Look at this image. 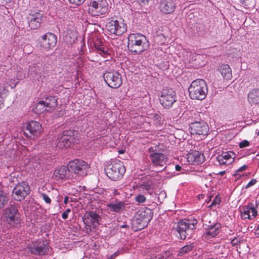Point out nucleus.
Masks as SVG:
<instances>
[{
  "instance_id": "1",
  "label": "nucleus",
  "mask_w": 259,
  "mask_h": 259,
  "mask_svg": "<svg viewBox=\"0 0 259 259\" xmlns=\"http://www.w3.org/2000/svg\"><path fill=\"white\" fill-rule=\"evenodd\" d=\"M127 39L129 50L136 54H140L149 48V42L146 37L141 33H131Z\"/></svg>"
},
{
  "instance_id": "2",
  "label": "nucleus",
  "mask_w": 259,
  "mask_h": 259,
  "mask_svg": "<svg viewBox=\"0 0 259 259\" xmlns=\"http://www.w3.org/2000/svg\"><path fill=\"white\" fill-rule=\"evenodd\" d=\"M90 168V164L80 159L72 160L69 161L67 164L68 170L75 175L74 179L76 180H78L80 178L86 176Z\"/></svg>"
},
{
  "instance_id": "3",
  "label": "nucleus",
  "mask_w": 259,
  "mask_h": 259,
  "mask_svg": "<svg viewBox=\"0 0 259 259\" xmlns=\"http://www.w3.org/2000/svg\"><path fill=\"white\" fill-rule=\"evenodd\" d=\"M153 217L152 210L147 207L137 211L133 221L132 227L135 231H140L148 224Z\"/></svg>"
},
{
  "instance_id": "4",
  "label": "nucleus",
  "mask_w": 259,
  "mask_h": 259,
  "mask_svg": "<svg viewBox=\"0 0 259 259\" xmlns=\"http://www.w3.org/2000/svg\"><path fill=\"white\" fill-rule=\"evenodd\" d=\"M188 90L189 96L193 100H202L205 98L207 93L206 83L202 79L193 81Z\"/></svg>"
},
{
  "instance_id": "5",
  "label": "nucleus",
  "mask_w": 259,
  "mask_h": 259,
  "mask_svg": "<svg viewBox=\"0 0 259 259\" xmlns=\"http://www.w3.org/2000/svg\"><path fill=\"white\" fill-rule=\"evenodd\" d=\"M105 171L109 179L116 181L122 178L125 172V168L122 162L115 159L107 165Z\"/></svg>"
},
{
  "instance_id": "6",
  "label": "nucleus",
  "mask_w": 259,
  "mask_h": 259,
  "mask_svg": "<svg viewBox=\"0 0 259 259\" xmlns=\"http://www.w3.org/2000/svg\"><path fill=\"white\" fill-rule=\"evenodd\" d=\"M106 29L110 34L120 36L127 31L126 24L123 19L115 17L107 19Z\"/></svg>"
},
{
  "instance_id": "7",
  "label": "nucleus",
  "mask_w": 259,
  "mask_h": 259,
  "mask_svg": "<svg viewBox=\"0 0 259 259\" xmlns=\"http://www.w3.org/2000/svg\"><path fill=\"white\" fill-rule=\"evenodd\" d=\"M197 224V221L196 219L180 221L176 229L178 233V237L181 239L185 240L187 236L191 234L192 231L195 229Z\"/></svg>"
},
{
  "instance_id": "8",
  "label": "nucleus",
  "mask_w": 259,
  "mask_h": 259,
  "mask_svg": "<svg viewBox=\"0 0 259 259\" xmlns=\"http://www.w3.org/2000/svg\"><path fill=\"white\" fill-rule=\"evenodd\" d=\"M149 158L151 163L155 167H162L167 161V157L161 153L159 145H154L148 149Z\"/></svg>"
},
{
  "instance_id": "9",
  "label": "nucleus",
  "mask_w": 259,
  "mask_h": 259,
  "mask_svg": "<svg viewBox=\"0 0 259 259\" xmlns=\"http://www.w3.org/2000/svg\"><path fill=\"white\" fill-rule=\"evenodd\" d=\"M108 11V4L106 0H92L89 5L88 12L94 17L105 15Z\"/></svg>"
},
{
  "instance_id": "10",
  "label": "nucleus",
  "mask_w": 259,
  "mask_h": 259,
  "mask_svg": "<svg viewBox=\"0 0 259 259\" xmlns=\"http://www.w3.org/2000/svg\"><path fill=\"white\" fill-rule=\"evenodd\" d=\"M5 218L7 223L12 227H15L20 223V214L15 205H11L5 210Z\"/></svg>"
},
{
  "instance_id": "11",
  "label": "nucleus",
  "mask_w": 259,
  "mask_h": 259,
  "mask_svg": "<svg viewBox=\"0 0 259 259\" xmlns=\"http://www.w3.org/2000/svg\"><path fill=\"white\" fill-rule=\"evenodd\" d=\"M159 101L164 108H170L174 103L177 101L176 92L171 89L163 90L159 97Z\"/></svg>"
},
{
  "instance_id": "12",
  "label": "nucleus",
  "mask_w": 259,
  "mask_h": 259,
  "mask_svg": "<svg viewBox=\"0 0 259 259\" xmlns=\"http://www.w3.org/2000/svg\"><path fill=\"white\" fill-rule=\"evenodd\" d=\"M75 131H64L61 136L58 138L57 147L59 149H64L69 147L74 140Z\"/></svg>"
},
{
  "instance_id": "13",
  "label": "nucleus",
  "mask_w": 259,
  "mask_h": 259,
  "mask_svg": "<svg viewBox=\"0 0 259 259\" xmlns=\"http://www.w3.org/2000/svg\"><path fill=\"white\" fill-rule=\"evenodd\" d=\"M103 77L105 81L110 88L117 89L122 84L121 76L117 71H106Z\"/></svg>"
},
{
  "instance_id": "14",
  "label": "nucleus",
  "mask_w": 259,
  "mask_h": 259,
  "mask_svg": "<svg viewBox=\"0 0 259 259\" xmlns=\"http://www.w3.org/2000/svg\"><path fill=\"white\" fill-rule=\"evenodd\" d=\"M30 187L28 184L22 182L18 184L14 188L12 197L14 200L21 201L29 193Z\"/></svg>"
},
{
  "instance_id": "15",
  "label": "nucleus",
  "mask_w": 259,
  "mask_h": 259,
  "mask_svg": "<svg viewBox=\"0 0 259 259\" xmlns=\"http://www.w3.org/2000/svg\"><path fill=\"white\" fill-rule=\"evenodd\" d=\"M57 37L53 33L48 32L39 39L40 46L45 51H49L56 45Z\"/></svg>"
},
{
  "instance_id": "16",
  "label": "nucleus",
  "mask_w": 259,
  "mask_h": 259,
  "mask_svg": "<svg viewBox=\"0 0 259 259\" xmlns=\"http://www.w3.org/2000/svg\"><path fill=\"white\" fill-rule=\"evenodd\" d=\"M42 131L41 125L35 121H31L27 123L24 134L30 138L38 137Z\"/></svg>"
},
{
  "instance_id": "17",
  "label": "nucleus",
  "mask_w": 259,
  "mask_h": 259,
  "mask_svg": "<svg viewBox=\"0 0 259 259\" xmlns=\"http://www.w3.org/2000/svg\"><path fill=\"white\" fill-rule=\"evenodd\" d=\"M189 130L192 135L206 136L209 132V127L204 121H196L191 123Z\"/></svg>"
},
{
  "instance_id": "18",
  "label": "nucleus",
  "mask_w": 259,
  "mask_h": 259,
  "mask_svg": "<svg viewBox=\"0 0 259 259\" xmlns=\"http://www.w3.org/2000/svg\"><path fill=\"white\" fill-rule=\"evenodd\" d=\"M101 219L99 214L95 211H90L84 214L83 221L86 225L96 227L99 225Z\"/></svg>"
},
{
  "instance_id": "19",
  "label": "nucleus",
  "mask_w": 259,
  "mask_h": 259,
  "mask_svg": "<svg viewBox=\"0 0 259 259\" xmlns=\"http://www.w3.org/2000/svg\"><path fill=\"white\" fill-rule=\"evenodd\" d=\"M29 250L33 254L43 255L49 251L48 244L43 241L36 242L30 246Z\"/></svg>"
},
{
  "instance_id": "20",
  "label": "nucleus",
  "mask_w": 259,
  "mask_h": 259,
  "mask_svg": "<svg viewBox=\"0 0 259 259\" xmlns=\"http://www.w3.org/2000/svg\"><path fill=\"white\" fill-rule=\"evenodd\" d=\"M206 232L203 234V237L207 239L214 237L221 231V225L219 223L206 225L205 228Z\"/></svg>"
},
{
  "instance_id": "21",
  "label": "nucleus",
  "mask_w": 259,
  "mask_h": 259,
  "mask_svg": "<svg viewBox=\"0 0 259 259\" xmlns=\"http://www.w3.org/2000/svg\"><path fill=\"white\" fill-rule=\"evenodd\" d=\"M107 210L109 212L121 213L125 209V203L122 201L116 199L106 204Z\"/></svg>"
},
{
  "instance_id": "22",
  "label": "nucleus",
  "mask_w": 259,
  "mask_h": 259,
  "mask_svg": "<svg viewBox=\"0 0 259 259\" xmlns=\"http://www.w3.org/2000/svg\"><path fill=\"white\" fill-rule=\"evenodd\" d=\"M257 215V211L253 202H250L247 206H244L241 211V217L243 219L252 220Z\"/></svg>"
},
{
  "instance_id": "23",
  "label": "nucleus",
  "mask_w": 259,
  "mask_h": 259,
  "mask_svg": "<svg viewBox=\"0 0 259 259\" xmlns=\"http://www.w3.org/2000/svg\"><path fill=\"white\" fill-rule=\"evenodd\" d=\"M176 0H161L159 4L160 11L165 14L174 12L176 8Z\"/></svg>"
},
{
  "instance_id": "24",
  "label": "nucleus",
  "mask_w": 259,
  "mask_h": 259,
  "mask_svg": "<svg viewBox=\"0 0 259 259\" xmlns=\"http://www.w3.org/2000/svg\"><path fill=\"white\" fill-rule=\"evenodd\" d=\"M235 154L232 151L223 152L221 155H218L217 160L221 165H228L232 163L234 160Z\"/></svg>"
},
{
  "instance_id": "25",
  "label": "nucleus",
  "mask_w": 259,
  "mask_h": 259,
  "mask_svg": "<svg viewBox=\"0 0 259 259\" xmlns=\"http://www.w3.org/2000/svg\"><path fill=\"white\" fill-rule=\"evenodd\" d=\"M187 159L191 164H200L204 161L205 157L198 151L194 150L188 154Z\"/></svg>"
},
{
  "instance_id": "26",
  "label": "nucleus",
  "mask_w": 259,
  "mask_h": 259,
  "mask_svg": "<svg viewBox=\"0 0 259 259\" xmlns=\"http://www.w3.org/2000/svg\"><path fill=\"white\" fill-rule=\"evenodd\" d=\"M42 15L39 12L30 14L28 17L29 26L31 29H36L42 22Z\"/></svg>"
},
{
  "instance_id": "27",
  "label": "nucleus",
  "mask_w": 259,
  "mask_h": 259,
  "mask_svg": "<svg viewBox=\"0 0 259 259\" xmlns=\"http://www.w3.org/2000/svg\"><path fill=\"white\" fill-rule=\"evenodd\" d=\"M94 47L97 52L102 57L106 58L110 55V50L103 44L99 39H97L94 42Z\"/></svg>"
},
{
  "instance_id": "28",
  "label": "nucleus",
  "mask_w": 259,
  "mask_h": 259,
  "mask_svg": "<svg viewBox=\"0 0 259 259\" xmlns=\"http://www.w3.org/2000/svg\"><path fill=\"white\" fill-rule=\"evenodd\" d=\"M67 167L62 165L55 169L53 173V178L56 181L64 180L67 171Z\"/></svg>"
},
{
  "instance_id": "29",
  "label": "nucleus",
  "mask_w": 259,
  "mask_h": 259,
  "mask_svg": "<svg viewBox=\"0 0 259 259\" xmlns=\"http://www.w3.org/2000/svg\"><path fill=\"white\" fill-rule=\"evenodd\" d=\"M43 101L49 112L53 111L57 106V100L54 96H50Z\"/></svg>"
},
{
  "instance_id": "30",
  "label": "nucleus",
  "mask_w": 259,
  "mask_h": 259,
  "mask_svg": "<svg viewBox=\"0 0 259 259\" xmlns=\"http://www.w3.org/2000/svg\"><path fill=\"white\" fill-rule=\"evenodd\" d=\"M219 71L225 79H231L232 77V70L228 64H222L219 67Z\"/></svg>"
},
{
  "instance_id": "31",
  "label": "nucleus",
  "mask_w": 259,
  "mask_h": 259,
  "mask_svg": "<svg viewBox=\"0 0 259 259\" xmlns=\"http://www.w3.org/2000/svg\"><path fill=\"white\" fill-rule=\"evenodd\" d=\"M248 101L250 104H257L259 103V89H253L247 96Z\"/></svg>"
},
{
  "instance_id": "32",
  "label": "nucleus",
  "mask_w": 259,
  "mask_h": 259,
  "mask_svg": "<svg viewBox=\"0 0 259 259\" xmlns=\"http://www.w3.org/2000/svg\"><path fill=\"white\" fill-rule=\"evenodd\" d=\"M41 74L40 67L36 64H33L29 66V74L32 77L40 76Z\"/></svg>"
},
{
  "instance_id": "33",
  "label": "nucleus",
  "mask_w": 259,
  "mask_h": 259,
  "mask_svg": "<svg viewBox=\"0 0 259 259\" xmlns=\"http://www.w3.org/2000/svg\"><path fill=\"white\" fill-rule=\"evenodd\" d=\"M33 111L34 113L37 114L44 113L46 112H49L48 111L47 108H46L43 101H40L37 103L35 107L33 108Z\"/></svg>"
},
{
  "instance_id": "34",
  "label": "nucleus",
  "mask_w": 259,
  "mask_h": 259,
  "mask_svg": "<svg viewBox=\"0 0 259 259\" xmlns=\"http://www.w3.org/2000/svg\"><path fill=\"white\" fill-rule=\"evenodd\" d=\"M8 195L3 190H0V209L3 208L8 202Z\"/></svg>"
},
{
  "instance_id": "35",
  "label": "nucleus",
  "mask_w": 259,
  "mask_h": 259,
  "mask_svg": "<svg viewBox=\"0 0 259 259\" xmlns=\"http://www.w3.org/2000/svg\"><path fill=\"white\" fill-rule=\"evenodd\" d=\"M194 247V246L193 243H191L183 246L179 250L178 255L180 256L184 255V254L191 251Z\"/></svg>"
},
{
  "instance_id": "36",
  "label": "nucleus",
  "mask_w": 259,
  "mask_h": 259,
  "mask_svg": "<svg viewBox=\"0 0 259 259\" xmlns=\"http://www.w3.org/2000/svg\"><path fill=\"white\" fill-rule=\"evenodd\" d=\"M135 200L139 203H143L146 201V198L143 195L138 194L135 197Z\"/></svg>"
},
{
  "instance_id": "37",
  "label": "nucleus",
  "mask_w": 259,
  "mask_h": 259,
  "mask_svg": "<svg viewBox=\"0 0 259 259\" xmlns=\"http://www.w3.org/2000/svg\"><path fill=\"white\" fill-rule=\"evenodd\" d=\"M40 196L42 198V199L45 201L46 203L51 204L52 200L48 195L44 193H40Z\"/></svg>"
},
{
  "instance_id": "38",
  "label": "nucleus",
  "mask_w": 259,
  "mask_h": 259,
  "mask_svg": "<svg viewBox=\"0 0 259 259\" xmlns=\"http://www.w3.org/2000/svg\"><path fill=\"white\" fill-rule=\"evenodd\" d=\"M152 185V182L148 181V182L144 183L141 186L143 189H144L146 190H149V189H151Z\"/></svg>"
},
{
  "instance_id": "39",
  "label": "nucleus",
  "mask_w": 259,
  "mask_h": 259,
  "mask_svg": "<svg viewBox=\"0 0 259 259\" xmlns=\"http://www.w3.org/2000/svg\"><path fill=\"white\" fill-rule=\"evenodd\" d=\"M247 165H243L241 167H239L235 172L234 174V176L235 177H237L238 175H239V172L242 171L244 170H245L247 168Z\"/></svg>"
},
{
  "instance_id": "40",
  "label": "nucleus",
  "mask_w": 259,
  "mask_h": 259,
  "mask_svg": "<svg viewBox=\"0 0 259 259\" xmlns=\"http://www.w3.org/2000/svg\"><path fill=\"white\" fill-rule=\"evenodd\" d=\"M249 145V142L246 140H243V141L241 142L239 144L240 148H243L244 147L248 146Z\"/></svg>"
},
{
  "instance_id": "41",
  "label": "nucleus",
  "mask_w": 259,
  "mask_h": 259,
  "mask_svg": "<svg viewBox=\"0 0 259 259\" xmlns=\"http://www.w3.org/2000/svg\"><path fill=\"white\" fill-rule=\"evenodd\" d=\"M85 0H68L70 3L78 6L82 4Z\"/></svg>"
},
{
  "instance_id": "42",
  "label": "nucleus",
  "mask_w": 259,
  "mask_h": 259,
  "mask_svg": "<svg viewBox=\"0 0 259 259\" xmlns=\"http://www.w3.org/2000/svg\"><path fill=\"white\" fill-rule=\"evenodd\" d=\"M153 119L155 121L156 123H159L161 120V117L158 114H154L153 115Z\"/></svg>"
},
{
  "instance_id": "43",
  "label": "nucleus",
  "mask_w": 259,
  "mask_h": 259,
  "mask_svg": "<svg viewBox=\"0 0 259 259\" xmlns=\"http://www.w3.org/2000/svg\"><path fill=\"white\" fill-rule=\"evenodd\" d=\"M221 201V198H220L218 196H216L214 199L213 200L211 205L213 206L216 204H219L220 203Z\"/></svg>"
},
{
  "instance_id": "44",
  "label": "nucleus",
  "mask_w": 259,
  "mask_h": 259,
  "mask_svg": "<svg viewBox=\"0 0 259 259\" xmlns=\"http://www.w3.org/2000/svg\"><path fill=\"white\" fill-rule=\"evenodd\" d=\"M240 242V239L238 237H234L231 240V244L233 246L238 244Z\"/></svg>"
},
{
  "instance_id": "45",
  "label": "nucleus",
  "mask_w": 259,
  "mask_h": 259,
  "mask_svg": "<svg viewBox=\"0 0 259 259\" xmlns=\"http://www.w3.org/2000/svg\"><path fill=\"white\" fill-rule=\"evenodd\" d=\"M256 182H257V181L256 179H252L248 182V183L246 186L245 188H248L251 186H252L254 185H255L256 183Z\"/></svg>"
},
{
  "instance_id": "46",
  "label": "nucleus",
  "mask_w": 259,
  "mask_h": 259,
  "mask_svg": "<svg viewBox=\"0 0 259 259\" xmlns=\"http://www.w3.org/2000/svg\"><path fill=\"white\" fill-rule=\"evenodd\" d=\"M139 4L141 6H145L149 4V2L151 0H137Z\"/></svg>"
},
{
  "instance_id": "47",
  "label": "nucleus",
  "mask_w": 259,
  "mask_h": 259,
  "mask_svg": "<svg viewBox=\"0 0 259 259\" xmlns=\"http://www.w3.org/2000/svg\"><path fill=\"white\" fill-rule=\"evenodd\" d=\"M17 79L19 80H21L25 77L24 74L23 73L22 71V69H20L19 70V74L17 75Z\"/></svg>"
},
{
  "instance_id": "48",
  "label": "nucleus",
  "mask_w": 259,
  "mask_h": 259,
  "mask_svg": "<svg viewBox=\"0 0 259 259\" xmlns=\"http://www.w3.org/2000/svg\"><path fill=\"white\" fill-rule=\"evenodd\" d=\"M239 1L243 5L247 6L248 5V2L249 0H239Z\"/></svg>"
},
{
  "instance_id": "49",
  "label": "nucleus",
  "mask_w": 259,
  "mask_h": 259,
  "mask_svg": "<svg viewBox=\"0 0 259 259\" xmlns=\"http://www.w3.org/2000/svg\"><path fill=\"white\" fill-rule=\"evenodd\" d=\"M68 214L66 213L65 211L63 212V213L62 214V218L64 220L67 219L68 218Z\"/></svg>"
},
{
  "instance_id": "50",
  "label": "nucleus",
  "mask_w": 259,
  "mask_h": 259,
  "mask_svg": "<svg viewBox=\"0 0 259 259\" xmlns=\"http://www.w3.org/2000/svg\"><path fill=\"white\" fill-rule=\"evenodd\" d=\"M162 255L159 254L156 255L155 256L151 257V259H162Z\"/></svg>"
},
{
  "instance_id": "51",
  "label": "nucleus",
  "mask_w": 259,
  "mask_h": 259,
  "mask_svg": "<svg viewBox=\"0 0 259 259\" xmlns=\"http://www.w3.org/2000/svg\"><path fill=\"white\" fill-rule=\"evenodd\" d=\"M254 204V206H255V208H257L259 209V200H255V203Z\"/></svg>"
},
{
  "instance_id": "52",
  "label": "nucleus",
  "mask_w": 259,
  "mask_h": 259,
  "mask_svg": "<svg viewBox=\"0 0 259 259\" xmlns=\"http://www.w3.org/2000/svg\"><path fill=\"white\" fill-rule=\"evenodd\" d=\"M181 169H182V167L180 165H178V164L176 165L175 169L177 171H180L181 170Z\"/></svg>"
},
{
  "instance_id": "53",
  "label": "nucleus",
  "mask_w": 259,
  "mask_h": 259,
  "mask_svg": "<svg viewBox=\"0 0 259 259\" xmlns=\"http://www.w3.org/2000/svg\"><path fill=\"white\" fill-rule=\"evenodd\" d=\"M255 234L256 235H258L259 236V225L255 230Z\"/></svg>"
},
{
  "instance_id": "54",
  "label": "nucleus",
  "mask_w": 259,
  "mask_h": 259,
  "mask_svg": "<svg viewBox=\"0 0 259 259\" xmlns=\"http://www.w3.org/2000/svg\"><path fill=\"white\" fill-rule=\"evenodd\" d=\"M226 174V171L225 170H223V171H220L218 175H219L220 176H224L225 174Z\"/></svg>"
},
{
  "instance_id": "55",
  "label": "nucleus",
  "mask_w": 259,
  "mask_h": 259,
  "mask_svg": "<svg viewBox=\"0 0 259 259\" xmlns=\"http://www.w3.org/2000/svg\"><path fill=\"white\" fill-rule=\"evenodd\" d=\"M68 197H67V196L65 197L64 200V203L65 204H67L68 203Z\"/></svg>"
},
{
  "instance_id": "56",
  "label": "nucleus",
  "mask_w": 259,
  "mask_h": 259,
  "mask_svg": "<svg viewBox=\"0 0 259 259\" xmlns=\"http://www.w3.org/2000/svg\"><path fill=\"white\" fill-rule=\"evenodd\" d=\"M120 227L122 228H128V226L125 224L121 226Z\"/></svg>"
},
{
  "instance_id": "57",
  "label": "nucleus",
  "mask_w": 259,
  "mask_h": 259,
  "mask_svg": "<svg viewBox=\"0 0 259 259\" xmlns=\"http://www.w3.org/2000/svg\"><path fill=\"white\" fill-rule=\"evenodd\" d=\"M70 211H71V209H70V208H68V209H67L65 211V212L66 213H67V214H68L69 212H70Z\"/></svg>"
},
{
  "instance_id": "58",
  "label": "nucleus",
  "mask_w": 259,
  "mask_h": 259,
  "mask_svg": "<svg viewBox=\"0 0 259 259\" xmlns=\"http://www.w3.org/2000/svg\"><path fill=\"white\" fill-rule=\"evenodd\" d=\"M123 152H123V151H121V150H120V151H119V153L120 154H122V153H123Z\"/></svg>"
},
{
  "instance_id": "59",
  "label": "nucleus",
  "mask_w": 259,
  "mask_h": 259,
  "mask_svg": "<svg viewBox=\"0 0 259 259\" xmlns=\"http://www.w3.org/2000/svg\"><path fill=\"white\" fill-rule=\"evenodd\" d=\"M208 259H217V258H213V257H211V258H208Z\"/></svg>"
},
{
  "instance_id": "60",
  "label": "nucleus",
  "mask_w": 259,
  "mask_h": 259,
  "mask_svg": "<svg viewBox=\"0 0 259 259\" xmlns=\"http://www.w3.org/2000/svg\"><path fill=\"white\" fill-rule=\"evenodd\" d=\"M113 255H111L110 258H113Z\"/></svg>"
},
{
  "instance_id": "61",
  "label": "nucleus",
  "mask_w": 259,
  "mask_h": 259,
  "mask_svg": "<svg viewBox=\"0 0 259 259\" xmlns=\"http://www.w3.org/2000/svg\"><path fill=\"white\" fill-rule=\"evenodd\" d=\"M113 255H111L110 258H113Z\"/></svg>"
}]
</instances>
